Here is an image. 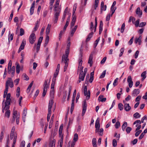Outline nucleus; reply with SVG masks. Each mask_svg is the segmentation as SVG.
<instances>
[{
  "mask_svg": "<svg viewBox=\"0 0 147 147\" xmlns=\"http://www.w3.org/2000/svg\"><path fill=\"white\" fill-rule=\"evenodd\" d=\"M59 2L60 0H56L55 7L54 8L55 13L53 21L54 24L57 23L59 16V15L61 12V7L60 6H59Z\"/></svg>",
  "mask_w": 147,
  "mask_h": 147,
  "instance_id": "obj_1",
  "label": "nucleus"
},
{
  "mask_svg": "<svg viewBox=\"0 0 147 147\" xmlns=\"http://www.w3.org/2000/svg\"><path fill=\"white\" fill-rule=\"evenodd\" d=\"M11 95L10 93H8L7 94V96L6 98V101L4 103L5 105L4 107V109L7 110L9 108V105L10 104V102L11 99L10 98Z\"/></svg>",
  "mask_w": 147,
  "mask_h": 147,
  "instance_id": "obj_2",
  "label": "nucleus"
},
{
  "mask_svg": "<svg viewBox=\"0 0 147 147\" xmlns=\"http://www.w3.org/2000/svg\"><path fill=\"white\" fill-rule=\"evenodd\" d=\"M82 54H80V57L79 59V66L78 71L80 72V73H83V67L82 66Z\"/></svg>",
  "mask_w": 147,
  "mask_h": 147,
  "instance_id": "obj_3",
  "label": "nucleus"
},
{
  "mask_svg": "<svg viewBox=\"0 0 147 147\" xmlns=\"http://www.w3.org/2000/svg\"><path fill=\"white\" fill-rule=\"evenodd\" d=\"M48 80H46L45 81L44 84V89L42 93V96L44 97L46 93L47 88L49 87V84H48Z\"/></svg>",
  "mask_w": 147,
  "mask_h": 147,
  "instance_id": "obj_4",
  "label": "nucleus"
},
{
  "mask_svg": "<svg viewBox=\"0 0 147 147\" xmlns=\"http://www.w3.org/2000/svg\"><path fill=\"white\" fill-rule=\"evenodd\" d=\"M5 101V99H4L3 101V103H2V111L3 113H4V111L5 110L6 111L5 113V116L7 117V118H9V117L10 113V111L9 110V109L6 110L5 109H4V107L5 105H4L3 102Z\"/></svg>",
  "mask_w": 147,
  "mask_h": 147,
  "instance_id": "obj_5",
  "label": "nucleus"
},
{
  "mask_svg": "<svg viewBox=\"0 0 147 147\" xmlns=\"http://www.w3.org/2000/svg\"><path fill=\"white\" fill-rule=\"evenodd\" d=\"M35 39L36 36L35 34L34 33H32L29 37V42L32 44H33L35 42Z\"/></svg>",
  "mask_w": 147,
  "mask_h": 147,
  "instance_id": "obj_6",
  "label": "nucleus"
},
{
  "mask_svg": "<svg viewBox=\"0 0 147 147\" xmlns=\"http://www.w3.org/2000/svg\"><path fill=\"white\" fill-rule=\"evenodd\" d=\"M5 86H7L8 87L9 86L10 88H12L13 86V80L11 78H8L6 82Z\"/></svg>",
  "mask_w": 147,
  "mask_h": 147,
  "instance_id": "obj_7",
  "label": "nucleus"
},
{
  "mask_svg": "<svg viewBox=\"0 0 147 147\" xmlns=\"http://www.w3.org/2000/svg\"><path fill=\"white\" fill-rule=\"evenodd\" d=\"M87 88L86 86H85L84 90V95L86 96V98L88 100L90 98V92L89 90L87 91Z\"/></svg>",
  "mask_w": 147,
  "mask_h": 147,
  "instance_id": "obj_8",
  "label": "nucleus"
},
{
  "mask_svg": "<svg viewBox=\"0 0 147 147\" xmlns=\"http://www.w3.org/2000/svg\"><path fill=\"white\" fill-rule=\"evenodd\" d=\"M69 53V48L68 47L67 48V49L65 51V55L63 56L62 59V62L64 61V59H68L67 57Z\"/></svg>",
  "mask_w": 147,
  "mask_h": 147,
  "instance_id": "obj_9",
  "label": "nucleus"
},
{
  "mask_svg": "<svg viewBox=\"0 0 147 147\" xmlns=\"http://www.w3.org/2000/svg\"><path fill=\"white\" fill-rule=\"evenodd\" d=\"M87 103L85 100L84 101V103L83 105V110L82 113V115L84 116L86 112L87 109Z\"/></svg>",
  "mask_w": 147,
  "mask_h": 147,
  "instance_id": "obj_10",
  "label": "nucleus"
},
{
  "mask_svg": "<svg viewBox=\"0 0 147 147\" xmlns=\"http://www.w3.org/2000/svg\"><path fill=\"white\" fill-rule=\"evenodd\" d=\"M77 27L78 26L76 25L74 26V27L71 28V31L69 33L70 36L72 37L73 36L74 33L77 29Z\"/></svg>",
  "mask_w": 147,
  "mask_h": 147,
  "instance_id": "obj_11",
  "label": "nucleus"
},
{
  "mask_svg": "<svg viewBox=\"0 0 147 147\" xmlns=\"http://www.w3.org/2000/svg\"><path fill=\"white\" fill-rule=\"evenodd\" d=\"M142 35H140L138 38H135L134 40L135 43L136 44L138 43V44L140 45L142 43Z\"/></svg>",
  "mask_w": 147,
  "mask_h": 147,
  "instance_id": "obj_12",
  "label": "nucleus"
},
{
  "mask_svg": "<svg viewBox=\"0 0 147 147\" xmlns=\"http://www.w3.org/2000/svg\"><path fill=\"white\" fill-rule=\"evenodd\" d=\"M15 128L14 126H13L11 130L10 134V138L11 140H12L13 138L14 137L15 134H17L16 133H15Z\"/></svg>",
  "mask_w": 147,
  "mask_h": 147,
  "instance_id": "obj_13",
  "label": "nucleus"
},
{
  "mask_svg": "<svg viewBox=\"0 0 147 147\" xmlns=\"http://www.w3.org/2000/svg\"><path fill=\"white\" fill-rule=\"evenodd\" d=\"M127 81L129 83V87L130 88L132 87L133 85V82L132 81V78L131 76H129L128 77Z\"/></svg>",
  "mask_w": 147,
  "mask_h": 147,
  "instance_id": "obj_14",
  "label": "nucleus"
},
{
  "mask_svg": "<svg viewBox=\"0 0 147 147\" xmlns=\"http://www.w3.org/2000/svg\"><path fill=\"white\" fill-rule=\"evenodd\" d=\"M85 75H86L85 73H80L79 80L78 81V83H79L80 82H81L82 81L84 80Z\"/></svg>",
  "mask_w": 147,
  "mask_h": 147,
  "instance_id": "obj_15",
  "label": "nucleus"
},
{
  "mask_svg": "<svg viewBox=\"0 0 147 147\" xmlns=\"http://www.w3.org/2000/svg\"><path fill=\"white\" fill-rule=\"evenodd\" d=\"M123 102L125 103V102L124 101H123ZM124 109L125 111H128L131 109V107L129 106V104L124 103Z\"/></svg>",
  "mask_w": 147,
  "mask_h": 147,
  "instance_id": "obj_16",
  "label": "nucleus"
},
{
  "mask_svg": "<svg viewBox=\"0 0 147 147\" xmlns=\"http://www.w3.org/2000/svg\"><path fill=\"white\" fill-rule=\"evenodd\" d=\"M107 6L106 5H104L103 1H102L101 3V13H102V11H105L106 10Z\"/></svg>",
  "mask_w": 147,
  "mask_h": 147,
  "instance_id": "obj_17",
  "label": "nucleus"
},
{
  "mask_svg": "<svg viewBox=\"0 0 147 147\" xmlns=\"http://www.w3.org/2000/svg\"><path fill=\"white\" fill-rule=\"evenodd\" d=\"M27 109L26 108H24L23 112L22 113V119L24 122H25V119L26 118V114L27 113Z\"/></svg>",
  "mask_w": 147,
  "mask_h": 147,
  "instance_id": "obj_18",
  "label": "nucleus"
},
{
  "mask_svg": "<svg viewBox=\"0 0 147 147\" xmlns=\"http://www.w3.org/2000/svg\"><path fill=\"white\" fill-rule=\"evenodd\" d=\"M18 114L19 113H18V111H17L13 110V121H14L17 118V117L18 116Z\"/></svg>",
  "mask_w": 147,
  "mask_h": 147,
  "instance_id": "obj_19",
  "label": "nucleus"
},
{
  "mask_svg": "<svg viewBox=\"0 0 147 147\" xmlns=\"http://www.w3.org/2000/svg\"><path fill=\"white\" fill-rule=\"evenodd\" d=\"M51 26V24H48L46 30V36H48L50 31V28Z\"/></svg>",
  "mask_w": 147,
  "mask_h": 147,
  "instance_id": "obj_20",
  "label": "nucleus"
},
{
  "mask_svg": "<svg viewBox=\"0 0 147 147\" xmlns=\"http://www.w3.org/2000/svg\"><path fill=\"white\" fill-rule=\"evenodd\" d=\"M53 101L52 99H51L49 102L48 111L51 112V109L53 105Z\"/></svg>",
  "mask_w": 147,
  "mask_h": 147,
  "instance_id": "obj_21",
  "label": "nucleus"
},
{
  "mask_svg": "<svg viewBox=\"0 0 147 147\" xmlns=\"http://www.w3.org/2000/svg\"><path fill=\"white\" fill-rule=\"evenodd\" d=\"M93 54H91L89 56L88 63L90 64V66H92V64Z\"/></svg>",
  "mask_w": 147,
  "mask_h": 147,
  "instance_id": "obj_22",
  "label": "nucleus"
},
{
  "mask_svg": "<svg viewBox=\"0 0 147 147\" xmlns=\"http://www.w3.org/2000/svg\"><path fill=\"white\" fill-rule=\"evenodd\" d=\"M140 90L139 89H135L133 91L132 95L134 96H136L140 93Z\"/></svg>",
  "mask_w": 147,
  "mask_h": 147,
  "instance_id": "obj_23",
  "label": "nucleus"
},
{
  "mask_svg": "<svg viewBox=\"0 0 147 147\" xmlns=\"http://www.w3.org/2000/svg\"><path fill=\"white\" fill-rule=\"evenodd\" d=\"M15 70V67L13 66L10 69V71L11 74V77H13L14 75Z\"/></svg>",
  "mask_w": 147,
  "mask_h": 147,
  "instance_id": "obj_24",
  "label": "nucleus"
},
{
  "mask_svg": "<svg viewBox=\"0 0 147 147\" xmlns=\"http://www.w3.org/2000/svg\"><path fill=\"white\" fill-rule=\"evenodd\" d=\"M136 14H137L140 17L142 16V11H140V9L139 7H138L137 8L136 11Z\"/></svg>",
  "mask_w": 147,
  "mask_h": 147,
  "instance_id": "obj_25",
  "label": "nucleus"
},
{
  "mask_svg": "<svg viewBox=\"0 0 147 147\" xmlns=\"http://www.w3.org/2000/svg\"><path fill=\"white\" fill-rule=\"evenodd\" d=\"M56 79L55 78H53L52 83L51 85V90H54L55 85V83Z\"/></svg>",
  "mask_w": 147,
  "mask_h": 147,
  "instance_id": "obj_26",
  "label": "nucleus"
},
{
  "mask_svg": "<svg viewBox=\"0 0 147 147\" xmlns=\"http://www.w3.org/2000/svg\"><path fill=\"white\" fill-rule=\"evenodd\" d=\"M34 1L33 3L31 5V6L30 9V13L31 15H32L34 12Z\"/></svg>",
  "mask_w": 147,
  "mask_h": 147,
  "instance_id": "obj_27",
  "label": "nucleus"
},
{
  "mask_svg": "<svg viewBox=\"0 0 147 147\" xmlns=\"http://www.w3.org/2000/svg\"><path fill=\"white\" fill-rule=\"evenodd\" d=\"M25 45L26 41L25 40H23L19 49H21V50H23L24 48V47Z\"/></svg>",
  "mask_w": 147,
  "mask_h": 147,
  "instance_id": "obj_28",
  "label": "nucleus"
},
{
  "mask_svg": "<svg viewBox=\"0 0 147 147\" xmlns=\"http://www.w3.org/2000/svg\"><path fill=\"white\" fill-rule=\"evenodd\" d=\"M98 3L96 2H94V4L93 5L91 9L92 11H94V10H96V9L97 7L98 6Z\"/></svg>",
  "mask_w": 147,
  "mask_h": 147,
  "instance_id": "obj_29",
  "label": "nucleus"
},
{
  "mask_svg": "<svg viewBox=\"0 0 147 147\" xmlns=\"http://www.w3.org/2000/svg\"><path fill=\"white\" fill-rule=\"evenodd\" d=\"M16 72L18 74L20 72V67L18 63L16 62Z\"/></svg>",
  "mask_w": 147,
  "mask_h": 147,
  "instance_id": "obj_30",
  "label": "nucleus"
},
{
  "mask_svg": "<svg viewBox=\"0 0 147 147\" xmlns=\"http://www.w3.org/2000/svg\"><path fill=\"white\" fill-rule=\"evenodd\" d=\"M70 20V16H68V17L67 18L65 25L64 27V30H66L67 27L68 25L69 22Z\"/></svg>",
  "mask_w": 147,
  "mask_h": 147,
  "instance_id": "obj_31",
  "label": "nucleus"
},
{
  "mask_svg": "<svg viewBox=\"0 0 147 147\" xmlns=\"http://www.w3.org/2000/svg\"><path fill=\"white\" fill-rule=\"evenodd\" d=\"M93 33H94L93 32H91L89 34L86 39V42H88L90 40V38H92V36Z\"/></svg>",
  "mask_w": 147,
  "mask_h": 147,
  "instance_id": "obj_32",
  "label": "nucleus"
},
{
  "mask_svg": "<svg viewBox=\"0 0 147 147\" xmlns=\"http://www.w3.org/2000/svg\"><path fill=\"white\" fill-rule=\"evenodd\" d=\"M55 141L54 139L50 143L49 147H55Z\"/></svg>",
  "mask_w": 147,
  "mask_h": 147,
  "instance_id": "obj_33",
  "label": "nucleus"
},
{
  "mask_svg": "<svg viewBox=\"0 0 147 147\" xmlns=\"http://www.w3.org/2000/svg\"><path fill=\"white\" fill-rule=\"evenodd\" d=\"M99 118H98L96 120L95 124V127H100V124L99 123Z\"/></svg>",
  "mask_w": 147,
  "mask_h": 147,
  "instance_id": "obj_34",
  "label": "nucleus"
},
{
  "mask_svg": "<svg viewBox=\"0 0 147 147\" xmlns=\"http://www.w3.org/2000/svg\"><path fill=\"white\" fill-rule=\"evenodd\" d=\"M33 81H32L30 83V84L29 85L27 89V93H29L30 90L31 88V87H32L33 84Z\"/></svg>",
  "mask_w": 147,
  "mask_h": 147,
  "instance_id": "obj_35",
  "label": "nucleus"
},
{
  "mask_svg": "<svg viewBox=\"0 0 147 147\" xmlns=\"http://www.w3.org/2000/svg\"><path fill=\"white\" fill-rule=\"evenodd\" d=\"M11 61H10L8 63V66L7 67L8 73L9 74H10V69L11 68Z\"/></svg>",
  "mask_w": 147,
  "mask_h": 147,
  "instance_id": "obj_36",
  "label": "nucleus"
},
{
  "mask_svg": "<svg viewBox=\"0 0 147 147\" xmlns=\"http://www.w3.org/2000/svg\"><path fill=\"white\" fill-rule=\"evenodd\" d=\"M94 26L93 23L92 22H91L90 23V29L91 31V32H93V33L94 32Z\"/></svg>",
  "mask_w": 147,
  "mask_h": 147,
  "instance_id": "obj_37",
  "label": "nucleus"
},
{
  "mask_svg": "<svg viewBox=\"0 0 147 147\" xmlns=\"http://www.w3.org/2000/svg\"><path fill=\"white\" fill-rule=\"evenodd\" d=\"M146 71H145L143 72V73L141 74V76L142 77V80H144L146 78Z\"/></svg>",
  "mask_w": 147,
  "mask_h": 147,
  "instance_id": "obj_38",
  "label": "nucleus"
},
{
  "mask_svg": "<svg viewBox=\"0 0 147 147\" xmlns=\"http://www.w3.org/2000/svg\"><path fill=\"white\" fill-rule=\"evenodd\" d=\"M127 122H124L122 126V129L123 131L125 130L126 127H127Z\"/></svg>",
  "mask_w": 147,
  "mask_h": 147,
  "instance_id": "obj_39",
  "label": "nucleus"
},
{
  "mask_svg": "<svg viewBox=\"0 0 147 147\" xmlns=\"http://www.w3.org/2000/svg\"><path fill=\"white\" fill-rule=\"evenodd\" d=\"M92 144L93 147H97L96 139L94 138L92 140Z\"/></svg>",
  "mask_w": 147,
  "mask_h": 147,
  "instance_id": "obj_40",
  "label": "nucleus"
},
{
  "mask_svg": "<svg viewBox=\"0 0 147 147\" xmlns=\"http://www.w3.org/2000/svg\"><path fill=\"white\" fill-rule=\"evenodd\" d=\"M117 9V7H111V12H112L111 14V16H112V15L113 14V13H114L115 10Z\"/></svg>",
  "mask_w": 147,
  "mask_h": 147,
  "instance_id": "obj_41",
  "label": "nucleus"
},
{
  "mask_svg": "<svg viewBox=\"0 0 147 147\" xmlns=\"http://www.w3.org/2000/svg\"><path fill=\"white\" fill-rule=\"evenodd\" d=\"M61 137V139L60 140H59V145L60 147H62L63 141V136H60Z\"/></svg>",
  "mask_w": 147,
  "mask_h": 147,
  "instance_id": "obj_42",
  "label": "nucleus"
},
{
  "mask_svg": "<svg viewBox=\"0 0 147 147\" xmlns=\"http://www.w3.org/2000/svg\"><path fill=\"white\" fill-rule=\"evenodd\" d=\"M45 123L46 124L44 120L42 119H41L40 121V124L41 126L42 127V129Z\"/></svg>",
  "mask_w": 147,
  "mask_h": 147,
  "instance_id": "obj_43",
  "label": "nucleus"
},
{
  "mask_svg": "<svg viewBox=\"0 0 147 147\" xmlns=\"http://www.w3.org/2000/svg\"><path fill=\"white\" fill-rule=\"evenodd\" d=\"M49 36H46L45 42V46H46L49 42Z\"/></svg>",
  "mask_w": 147,
  "mask_h": 147,
  "instance_id": "obj_44",
  "label": "nucleus"
},
{
  "mask_svg": "<svg viewBox=\"0 0 147 147\" xmlns=\"http://www.w3.org/2000/svg\"><path fill=\"white\" fill-rule=\"evenodd\" d=\"M54 90H51L50 92V96L51 98V99H52L54 98Z\"/></svg>",
  "mask_w": 147,
  "mask_h": 147,
  "instance_id": "obj_45",
  "label": "nucleus"
},
{
  "mask_svg": "<svg viewBox=\"0 0 147 147\" xmlns=\"http://www.w3.org/2000/svg\"><path fill=\"white\" fill-rule=\"evenodd\" d=\"M68 59H64V61L62 62L63 63H65V65L64 66V67L67 68V67L68 65Z\"/></svg>",
  "mask_w": 147,
  "mask_h": 147,
  "instance_id": "obj_46",
  "label": "nucleus"
},
{
  "mask_svg": "<svg viewBox=\"0 0 147 147\" xmlns=\"http://www.w3.org/2000/svg\"><path fill=\"white\" fill-rule=\"evenodd\" d=\"M134 117L136 118H139L141 117V115L138 113L136 112L133 115Z\"/></svg>",
  "mask_w": 147,
  "mask_h": 147,
  "instance_id": "obj_47",
  "label": "nucleus"
},
{
  "mask_svg": "<svg viewBox=\"0 0 147 147\" xmlns=\"http://www.w3.org/2000/svg\"><path fill=\"white\" fill-rule=\"evenodd\" d=\"M77 3L74 4V5L73 8V15L75 13V11L76 10V9L77 8Z\"/></svg>",
  "mask_w": 147,
  "mask_h": 147,
  "instance_id": "obj_48",
  "label": "nucleus"
},
{
  "mask_svg": "<svg viewBox=\"0 0 147 147\" xmlns=\"http://www.w3.org/2000/svg\"><path fill=\"white\" fill-rule=\"evenodd\" d=\"M76 19L74 18L72 20L71 24V28L74 27L73 26H74L75 22H76Z\"/></svg>",
  "mask_w": 147,
  "mask_h": 147,
  "instance_id": "obj_49",
  "label": "nucleus"
},
{
  "mask_svg": "<svg viewBox=\"0 0 147 147\" xmlns=\"http://www.w3.org/2000/svg\"><path fill=\"white\" fill-rule=\"evenodd\" d=\"M131 130L132 128L129 127H127L126 129V131L127 134L129 133Z\"/></svg>",
  "mask_w": 147,
  "mask_h": 147,
  "instance_id": "obj_50",
  "label": "nucleus"
},
{
  "mask_svg": "<svg viewBox=\"0 0 147 147\" xmlns=\"http://www.w3.org/2000/svg\"><path fill=\"white\" fill-rule=\"evenodd\" d=\"M78 140V135L77 134H75L74 138V141L75 142H76Z\"/></svg>",
  "mask_w": 147,
  "mask_h": 147,
  "instance_id": "obj_51",
  "label": "nucleus"
},
{
  "mask_svg": "<svg viewBox=\"0 0 147 147\" xmlns=\"http://www.w3.org/2000/svg\"><path fill=\"white\" fill-rule=\"evenodd\" d=\"M125 23H123L122 25L121 28V33H123L124 32L125 29Z\"/></svg>",
  "mask_w": 147,
  "mask_h": 147,
  "instance_id": "obj_52",
  "label": "nucleus"
},
{
  "mask_svg": "<svg viewBox=\"0 0 147 147\" xmlns=\"http://www.w3.org/2000/svg\"><path fill=\"white\" fill-rule=\"evenodd\" d=\"M97 18L96 17L95 18V24H94V32H95L96 31V27L97 26Z\"/></svg>",
  "mask_w": 147,
  "mask_h": 147,
  "instance_id": "obj_53",
  "label": "nucleus"
},
{
  "mask_svg": "<svg viewBox=\"0 0 147 147\" xmlns=\"http://www.w3.org/2000/svg\"><path fill=\"white\" fill-rule=\"evenodd\" d=\"M124 48H122L120 50V53L119 54V57H121L122 56L124 52Z\"/></svg>",
  "mask_w": 147,
  "mask_h": 147,
  "instance_id": "obj_54",
  "label": "nucleus"
},
{
  "mask_svg": "<svg viewBox=\"0 0 147 147\" xmlns=\"http://www.w3.org/2000/svg\"><path fill=\"white\" fill-rule=\"evenodd\" d=\"M103 129L101 128L100 129L98 132V134L100 136H102L103 134Z\"/></svg>",
  "mask_w": 147,
  "mask_h": 147,
  "instance_id": "obj_55",
  "label": "nucleus"
},
{
  "mask_svg": "<svg viewBox=\"0 0 147 147\" xmlns=\"http://www.w3.org/2000/svg\"><path fill=\"white\" fill-rule=\"evenodd\" d=\"M119 78H116V79L114 80L113 84V85L114 86H115L117 85V82Z\"/></svg>",
  "mask_w": 147,
  "mask_h": 147,
  "instance_id": "obj_56",
  "label": "nucleus"
},
{
  "mask_svg": "<svg viewBox=\"0 0 147 147\" xmlns=\"http://www.w3.org/2000/svg\"><path fill=\"white\" fill-rule=\"evenodd\" d=\"M17 138V134H15L13 138V145H15L16 143V140Z\"/></svg>",
  "mask_w": 147,
  "mask_h": 147,
  "instance_id": "obj_57",
  "label": "nucleus"
},
{
  "mask_svg": "<svg viewBox=\"0 0 147 147\" xmlns=\"http://www.w3.org/2000/svg\"><path fill=\"white\" fill-rule=\"evenodd\" d=\"M17 138V134H15L13 138V145H15L16 143V140Z\"/></svg>",
  "mask_w": 147,
  "mask_h": 147,
  "instance_id": "obj_58",
  "label": "nucleus"
},
{
  "mask_svg": "<svg viewBox=\"0 0 147 147\" xmlns=\"http://www.w3.org/2000/svg\"><path fill=\"white\" fill-rule=\"evenodd\" d=\"M105 74H106V70H105L102 72V74L100 76V78H103L105 76Z\"/></svg>",
  "mask_w": 147,
  "mask_h": 147,
  "instance_id": "obj_59",
  "label": "nucleus"
},
{
  "mask_svg": "<svg viewBox=\"0 0 147 147\" xmlns=\"http://www.w3.org/2000/svg\"><path fill=\"white\" fill-rule=\"evenodd\" d=\"M13 10L11 11V13L10 15L9 19V21L10 22L12 20L13 16Z\"/></svg>",
  "mask_w": 147,
  "mask_h": 147,
  "instance_id": "obj_60",
  "label": "nucleus"
},
{
  "mask_svg": "<svg viewBox=\"0 0 147 147\" xmlns=\"http://www.w3.org/2000/svg\"><path fill=\"white\" fill-rule=\"evenodd\" d=\"M51 114V112L48 111V114L47 117V120L48 121H49Z\"/></svg>",
  "mask_w": 147,
  "mask_h": 147,
  "instance_id": "obj_61",
  "label": "nucleus"
},
{
  "mask_svg": "<svg viewBox=\"0 0 147 147\" xmlns=\"http://www.w3.org/2000/svg\"><path fill=\"white\" fill-rule=\"evenodd\" d=\"M118 108L120 111L122 110L123 109V105L121 103L119 104Z\"/></svg>",
  "mask_w": 147,
  "mask_h": 147,
  "instance_id": "obj_62",
  "label": "nucleus"
},
{
  "mask_svg": "<svg viewBox=\"0 0 147 147\" xmlns=\"http://www.w3.org/2000/svg\"><path fill=\"white\" fill-rule=\"evenodd\" d=\"M134 38V37L133 36L132 37L131 39L128 42V44L129 45H131L133 42V40Z\"/></svg>",
  "mask_w": 147,
  "mask_h": 147,
  "instance_id": "obj_63",
  "label": "nucleus"
},
{
  "mask_svg": "<svg viewBox=\"0 0 147 147\" xmlns=\"http://www.w3.org/2000/svg\"><path fill=\"white\" fill-rule=\"evenodd\" d=\"M25 142L24 140L22 141L20 143V147H25Z\"/></svg>",
  "mask_w": 147,
  "mask_h": 147,
  "instance_id": "obj_64",
  "label": "nucleus"
}]
</instances>
